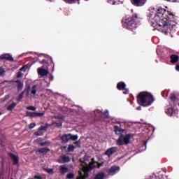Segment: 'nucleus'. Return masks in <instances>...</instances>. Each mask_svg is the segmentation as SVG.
<instances>
[{
    "label": "nucleus",
    "instance_id": "nucleus-47",
    "mask_svg": "<svg viewBox=\"0 0 179 179\" xmlns=\"http://www.w3.org/2000/svg\"><path fill=\"white\" fill-rule=\"evenodd\" d=\"M17 78H20V76L18 75V76H17Z\"/></svg>",
    "mask_w": 179,
    "mask_h": 179
},
{
    "label": "nucleus",
    "instance_id": "nucleus-39",
    "mask_svg": "<svg viewBox=\"0 0 179 179\" xmlns=\"http://www.w3.org/2000/svg\"><path fill=\"white\" fill-rule=\"evenodd\" d=\"M129 93V90L124 88V91L123 92V94H128Z\"/></svg>",
    "mask_w": 179,
    "mask_h": 179
},
{
    "label": "nucleus",
    "instance_id": "nucleus-12",
    "mask_svg": "<svg viewBox=\"0 0 179 179\" xmlns=\"http://www.w3.org/2000/svg\"><path fill=\"white\" fill-rule=\"evenodd\" d=\"M169 99L172 103L176 104V101H179V98L177 96L176 92H172L170 94Z\"/></svg>",
    "mask_w": 179,
    "mask_h": 179
},
{
    "label": "nucleus",
    "instance_id": "nucleus-9",
    "mask_svg": "<svg viewBox=\"0 0 179 179\" xmlns=\"http://www.w3.org/2000/svg\"><path fill=\"white\" fill-rule=\"evenodd\" d=\"M148 0H131V3L134 6H143Z\"/></svg>",
    "mask_w": 179,
    "mask_h": 179
},
{
    "label": "nucleus",
    "instance_id": "nucleus-6",
    "mask_svg": "<svg viewBox=\"0 0 179 179\" xmlns=\"http://www.w3.org/2000/svg\"><path fill=\"white\" fill-rule=\"evenodd\" d=\"M115 132L117 134V135H120L119 138L117 140V145L122 146L124 145H128L131 142V138H132V135L126 134L127 131L125 129H120L117 126L115 127Z\"/></svg>",
    "mask_w": 179,
    "mask_h": 179
},
{
    "label": "nucleus",
    "instance_id": "nucleus-23",
    "mask_svg": "<svg viewBox=\"0 0 179 179\" xmlns=\"http://www.w3.org/2000/svg\"><path fill=\"white\" fill-rule=\"evenodd\" d=\"M15 107H16V103L13 102L7 107V110H8V111H12L13 110V108H15Z\"/></svg>",
    "mask_w": 179,
    "mask_h": 179
},
{
    "label": "nucleus",
    "instance_id": "nucleus-31",
    "mask_svg": "<svg viewBox=\"0 0 179 179\" xmlns=\"http://www.w3.org/2000/svg\"><path fill=\"white\" fill-rule=\"evenodd\" d=\"M24 95V92H21L20 94H19V96H18V97H17V101H20V100H22V99H23V96Z\"/></svg>",
    "mask_w": 179,
    "mask_h": 179
},
{
    "label": "nucleus",
    "instance_id": "nucleus-44",
    "mask_svg": "<svg viewBox=\"0 0 179 179\" xmlns=\"http://www.w3.org/2000/svg\"><path fill=\"white\" fill-rule=\"evenodd\" d=\"M49 79H50V80H54V76H50Z\"/></svg>",
    "mask_w": 179,
    "mask_h": 179
},
{
    "label": "nucleus",
    "instance_id": "nucleus-29",
    "mask_svg": "<svg viewBox=\"0 0 179 179\" xmlns=\"http://www.w3.org/2000/svg\"><path fill=\"white\" fill-rule=\"evenodd\" d=\"M52 127H57V128H59V127H62V122H52V124H50Z\"/></svg>",
    "mask_w": 179,
    "mask_h": 179
},
{
    "label": "nucleus",
    "instance_id": "nucleus-25",
    "mask_svg": "<svg viewBox=\"0 0 179 179\" xmlns=\"http://www.w3.org/2000/svg\"><path fill=\"white\" fill-rule=\"evenodd\" d=\"M104 173L100 172L96 176L95 179H104Z\"/></svg>",
    "mask_w": 179,
    "mask_h": 179
},
{
    "label": "nucleus",
    "instance_id": "nucleus-32",
    "mask_svg": "<svg viewBox=\"0 0 179 179\" xmlns=\"http://www.w3.org/2000/svg\"><path fill=\"white\" fill-rule=\"evenodd\" d=\"M73 150H75V146L70 145L68 148V152H73Z\"/></svg>",
    "mask_w": 179,
    "mask_h": 179
},
{
    "label": "nucleus",
    "instance_id": "nucleus-30",
    "mask_svg": "<svg viewBox=\"0 0 179 179\" xmlns=\"http://www.w3.org/2000/svg\"><path fill=\"white\" fill-rule=\"evenodd\" d=\"M44 170H45L47 173H48V174H54V169H52L46 167V168H44Z\"/></svg>",
    "mask_w": 179,
    "mask_h": 179
},
{
    "label": "nucleus",
    "instance_id": "nucleus-1",
    "mask_svg": "<svg viewBox=\"0 0 179 179\" xmlns=\"http://www.w3.org/2000/svg\"><path fill=\"white\" fill-rule=\"evenodd\" d=\"M176 15L173 13L159 7L152 19V22L153 23H156L157 26L162 27L164 33H169V30H173L177 24L174 19Z\"/></svg>",
    "mask_w": 179,
    "mask_h": 179
},
{
    "label": "nucleus",
    "instance_id": "nucleus-22",
    "mask_svg": "<svg viewBox=\"0 0 179 179\" xmlns=\"http://www.w3.org/2000/svg\"><path fill=\"white\" fill-rule=\"evenodd\" d=\"M36 152L37 153H43V155H46V153H48V152H50V149L41 148V149H38Z\"/></svg>",
    "mask_w": 179,
    "mask_h": 179
},
{
    "label": "nucleus",
    "instance_id": "nucleus-35",
    "mask_svg": "<svg viewBox=\"0 0 179 179\" xmlns=\"http://www.w3.org/2000/svg\"><path fill=\"white\" fill-rule=\"evenodd\" d=\"M34 127H36V123L34 122V123H31L29 124V126L28 127L29 129H33V128H34Z\"/></svg>",
    "mask_w": 179,
    "mask_h": 179
},
{
    "label": "nucleus",
    "instance_id": "nucleus-45",
    "mask_svg": "<svg viewBox=\"0 0 179 179\" xmlns=\"http://www.w3.org/2000/svg\"><path fill=\"white\" fill-rule=\"evenodd\" d=\"M24 68H26V66H24L23 67H22V68L20 69V71H23V70L24 69Z\"/></svg>",
    "mask_w": 179,
    "mask_h": 179
},
{
    "label": "nucleus",
    "instance_id": "nucleus-4",
    "mask_svg": "<svg viewBox=\"0 0 179 179\" xmlns=\"http://www.w3.org/2000/svg\"><path fill=\"white\" fill-rule=\"evenodd\" d=\"M45 59L42 60H39L40 64L43 66L41 68L38 69V73L41 76H47L48 75V70L50 68H52L54 69V62H52V58L50 57V56H45L42 55Z\"/></svg>",
    "mask_w": 179,
    "mask_h": 179
},
{
    "label": "nucleus",
    "instance_id": "nucleus-27",
    "mask_svg": "<svg viewBox=\"0 0 179 179\" xmlns=\"http://www.w3.org/2000/svg\"><path fill=\"white\" fill-rule=\"evenodd\" d=\"M64 2H65L66 3H76V2H79V1L80 0H63Z\"/></svg>",
    "mask_w": 179,
    "mask_h": 179
},
{
    "label": "nucleus",
    "instance_id": "nucleus-17",
    "mask_svg": "<svg viewBox=\"0 0 179 179\" xmlns=\"http://www.w3.org/2000/svg\"><path fill=\"white\" fill-rule=\"evenodd\" d=\"M171 64H177L178 62L179 57L177 55H172L170 57Z\"/></svg>",
    "mask_w": 179,
    "mask_h": 179
},
{
    "label": "nucleus",
    "instance_id": "nucleus-10",
    "mask_svg": "<svg viewBox=\"0 0 179 179\" xmlns=\"http://www.w3.org/2000/svg\"><path fill=\"white\" fill-rule=\"evenodd\" d=\"M57 162H58V163H60L61 164H64V163H69V162H71V158H69V157H68V156L60 157L57 159Z\"/></svg>",
    "mask_w": 179,
    "mask_h": 179
},
{
    "label": "nucleus",
    "instance_id": "nucleus-49",
    "mask_svg": "<svg viewBox=\"0 0 179 179\" xmlns=\"http://www.w3.org/2000/svg\"><path fill=\"white\" fill-rule=\"evenodd\" d=\"M178 106H179V103H178Z\"/></svg>",
    "mask_w": 179,
    "mask_h": 179
},
{
    "label": "nucleus",
    "instance_id": "nucleus-24",
    "mask_svg": "<svg viewBox=\"0 0 179 179\" xmlns=\"http://www.w3.org/2000/svg\"><path fill=\"white\" fill-rule=\"evenodd\" d=\"M109 3L111 5H120L121 3V0H108Z\"/></svg>",
    "mask_w": 179,
    "mask_h": 179
},
{
    "label": "nucleus",
    "instance_id": "nucleus-41",
    "mask_svg": "<svg viewBox=\"0 0 179 179\" xmlns=\"http://www.w3.org/2000/svg\"><path fill=\"white\" fill-rule=\"evenodd\" d=\"M34 178H37V179H43V178H41L40 176H35Z\"/></svg>",
    "mask_w": 179,
    "mask_h": 179
},
{
    "label": "nucleus",
    "instance_id": "nucleus-37",
    "mask_svg": "<svg viewBox=\"0 0 179 179\" xmlns=\"http://www.w3.org/2000/svg\"><path fill=\"white\" fill-rule=\"evenodd\" d=\"M6 71L2 69V67L0 68V76H2Z\"/></svg>",
    "mask_w": 179,
    "mask_h": 179
},
{
    "label": "nucleus",
    "instance_id": "nucleus-34",
    "mask_svg": "<svg viewBox=\"0 0 179 179\" xmlns=\"http://www.w3.org/2000/svg\"><path fill=\"white\" fill-rule=\"evenodd\" d=\"M27 110H30L31 111H36V107L33 106H27Z\"/></svg>",
    "mask_w": 179,
    "mask_h": 179
},
{
    "label": "nucleus",
    "instance_id": "nucleus-18",
    "mask_svg": "<svg viewBox=\"0 0 179 179\" xmlns=\"http://www.w3.org/2000/svg\"><path fill=\"white\" fill-rule=\"evenodd\" d=\"M61 174H66L68 173V167L65 165H61L59 167Z\"/></svg>",
    "mask_w": 179,
    "mask_h": 179
},
{
    "label": "nucleus",
    "instance_id": "nucleus-16",
    "mask_svg": "<svg viewBox=\"0 0 179 179\" xmlns=\"http://www.w3.org/2000/svg\"><path fill=\"white\" fill-rule=\"evenodd\" d=\"M27 115L28 117H43V115H44V113H28L27 114Z\"/></svg>",
    "mask_w": 179,
    "mask_h": 179
},
{
    "label": "nucleus",
    "instance_id": "nucleus-40",
    "mask_svg": "<svg viewBox=\"0 0 179 179\" xmlns=\"http://www.w3.org/2000/svg\"><path fill=\"white\" fill-rule=\"evenodd\" d=\"M65 113H73V110H71L66 108V110H65Z\"/></svg>",
    "mask_w": 179,
    "mask_h": 179
},
{
    "label": "nucleus",
    "instance_id": "nucleus-8",
    "mask_svg": "<svg viewBox=\"0 0 179 179\" xmlns=\"http://www.w3.org/2000/svg\"><path fill=\"white\" fill-rule=\"evenodd\" d=\"M0 59L1 61H10V62H15V59H13V57H12V55L9 53H5L0 56Z\"/></svg>",
    "mask_w": 179,
    "mask_h": 179
},
{
    "label": "nucleus",
    "instance_id": "nucleus-11",
    "mask_svg": "<svg viewBox=\"0 0 179 179\" xmlns=\"http://www.w3.org/2000/svg\"><path fill=\"white\" fill-rule=\"evenodd\" d=\"M120 171V167L119 166H112L108 170V173L110 176H114L115 173H118Z\"/></svg>",
    "mask_w": 179,
    "mask_h": 179
},
{
    "label": "nucleus",
    "instance_id": "nucleus-2",
    "mask_svg": "<svg viewBox=\"0 0 179 179\" xmlns=\"http://www.w3.org/2000/svg\"><path fill=\"white\" fill-rule=\"evenodd\" d=\"M90 157L85 155L83 159H80L81 162V167L80 170L79 171V176L77 179H86L87 178L89 174L87 173L88 171L90 170H93L94 167H96V163L93 161V158L91 159Z\"/></svg>",
    "mask_w": 179,
    "mask_h": 179
},
{
    "label": "nucleus",
    "instance_id": "nucleus-7",
    "mask_svg": "<svg viewBox=\"0 0 179 179\" xmlns=\"http://www.w3.org/2000/svg\"><path fill=\"white\" fill-rule=\"evenodd\" d=\"M71 139V141H76V139H78V136L72 134H64L62 136V141L65 142L66 143L69 142Z\"/></svg>",
    "mask_w": 179,
    "mask_h": 179
},
{
    "label": "nucleus",
    "instance_id": "nucleus-21",
    "mask_svg": "<svg viewBox=\"0 0 179 179\" xmlns=\"http://www.w3.org/2000/svg\"><path fill=\"white\" fill-rule=\"evenodd\" d=\"M9 156H10V159H12L13 162H14V164H17V163L19 162V158L17 157V156H16L13 154H9Z\"/></svg>",
    "mask_w": 179,
    "mask_h": 179
},
{
    "label": "nucleus",
    "instance_id": "nucleus-20",
    "mask_svg": "<svg viewBox=\"0 0 179 179\" xmlns=\"http://www.w3.org/2000/svg\"><path fill=\"white\" fill-rule=\"evenodd\" d=\"M168 111H166V113H177L178 110H177V106H171L169 107H168L167 108Z\"/></svg>",
    "mask_w": 179,
    "mask_h": 179
},
{
    "label": "nucleus",
    "instance_id": "nucleus-43",
    "mask_svg": "<svg viewBox=\"0 0 179 179\" xmlns=\"http://www.w3.org/2000/svg\"><path fill=\"white\" fill-rule=\"evenodd\" d=\"M176 69L179 71V64H177V65H176Z\"/></svg>",
    "mask_w": 179,
    "mask_h": 179
},
{
    "label": "nucleus",
    "instance_id": "nucleus-5",
    "mask_svg": "<svg viewBox=\"0 0 179 179\" xmlns=\"http://www.w3.org/2000/svg\"><path fill=\"white\" fill-rule=\"evenodd\" d=\"M136 99L137 103L139 106H142L143 107H149V106H152V103L155 101L153 95L148 92H140L137 95Z\"/></svg>",
    "mask_w": 179,
    "mask_h": 179
},
{
    "label": "nucleus",
    "instance_id": "nucleus-13",
    "mask_svg": "<svg viewBox=\"0 0 179 179\" xmlns=\"http://www.w3.org/2000/svg\"><path fill=\"white\" fill-rule=\"evenodd\" d=\"M117 147H112L106 151L105 155H106V156H108L110 157L111 155H114V153L117 152Z\"/></svg>",
    "mask_w": 179,
    "mask_h": 179
},
{
    "label": "nucleus",
    "instance_id": "nucleus-3",
    "mask_svg": "<svg viewBox=\"0 0 179 179\" xmlns=\"http://www.w3.org/2000/svg\"><path fill=\"white\" fill-rule=\"evenodd\" d=\"M138 15L134 14L132 16L126 15L122 20V24L124 29L130 30L131 31H135L138 27Z\"/></svg>",
    "mask_w": 179,
    "mask_h": 179
},
{
    "label": "nucleus",
    "instance_id": "nucleus-42",
    "mask_svg": "<svg viewBox=\"0 0 179 179\" xmlns=\"http://www.w3.org/2000/svg\"><path fill=\"white\" fill-rule=\"evenodd\" d=\"M136 110H138L139 111V110H142V107L141 106H138L136 108Z\"/></svg>",
    "mask_w": 179,
    "mask_h": 179
},
{
    "label": "nucleus",
    "instance_id": "nucleus-15",
    "mask_svg": "<svg viewBox=\"0 0 179 179\" xmlns=\"http://www.w3.org/2000/svg\"><path fill=\"white\" fill-rule=\"evenodd\" d=\"M125 87H127V85L124 82H119L117 84V90H125Z\"/></svg>",
    "mask_w": 179,
    "mask_h": 179
},
{
    "label": "nucleus",
    "instance_id": "nucleus-33",
    "mask_svg": "<svg viewBox=\"0 0 179 179\" xmlns=\"http://www.w3.org/2000/svg\"><path fill=\"white\" fill-rule=\"evenodd\" d=\"M34 135L36 136H41V135H43V132H41V130L38 129V130L34 133Z\"/></svg>",
    "mask_w": 179,
    "mask_h": 179
},
{
    "label": "nucleus",
    "instance_id": "nucleus-14",
    "mask_svg": "<svg viewBox=\"0 0 179 179\" xmlns=\"http://www.w3.org/2000/svg\"><path fill=\"white\" fill-rule=\"evenodd\" d=\"M15 83H17V92H22V90H23V87H24V84L23 83V82L20 80H17L15 81Z\"/></svg>",
    "mask_w": 179,
    "mask_h": 179
},
{
    "label": "nucleus",
    "instance_id": "nucleus-19",
    "mask_svg": "<svg viewBox=\"0 0 179 179\" xmlns=\"http://www.w3.org/2000/svg\"><path fill=\"white\" fill-rule=\"evenodd\" d=\"M22 92H24V94L25 93L26 97H29V96H30V85H26L24 91Z\"/></svg>",
    "mask_w": 179,
    "mask_h": 179
},
{
    "label": "nucleus",
    "instance_id": "nucleus-36",
    "mask_svg": "<svg viewBox=\"0 0 179 179\" xmlns=\"http://www.w3.org/2000/svg\"><path fill=\"white\" fill-rule=\"evenodd\" d=\"M38 129L39 131H47V126H42Z\"/></svg>",
    "mask_w": 179,
    "mask_h": 179
},
{
    "label": "nucleus",
    "instance_id": "nucleus-46",
    "mask_svg": "<svg viewBox=\"0 0 179 179\" xmlns=\"http://www.w3.org/2000/svg\"><path fill=\"white\" fill-rule=\"evenodd\" d=\"M103 113H108V110H105Z\"/></svg>",
    "mask_w": 179,
    "mask_h": 179
},
{
    "label": "nucleus",
    "instance_id": "nucleus-48",
    "mask_svg": "<svg viewBox=\"0 0 179 179\" xmlns=\"http://www.w3.org/2000/svg\"><path fill=\"white\" fill-rule=\"evenodd\" d=\"M96 111H97V110H94V113H96Z\"/></svg>",
    "mask_w": 179,
    "mask_h": 179
},
{
    "label": "nucleus",
    "instance_id": "nucleus-26",
    "mask_svg": "<svg viewBox=\"0 0 179 179\" xmlns=\"http://www.w3.org/2000/svg\"><path fill=\"white\" fill-rule=\"evenodd\" d=\"M37 93V85H34L32 87V90L31 91V94H33L34 96V94H36Z\"/></svg>",
    "mask_w": 179,
    "mask_h": 179
},
{
    "label": "nucleus",
    "instance_id": "nucleus-28",
    "mask_svg": "<svg viewBox=\"0 0 179 179\" xmlns=\"http://www.w3.org/2000/svg\"><path fill=\"white\" fill-rule=\"evenodd\" d=\"M75 178V173L73 172H70L66 175V179Z\"/></svg>",
    "mask_w": 179,
    "mask_h": 179
},
{
    "label": "nucleus",
    "instance_id": "nucleus-38",
    "mask_svg": "<svg viewBox=\"0 0 179 179\" xmlns=\"http://www.w3.org/2000/svg\"><path fill=\"white\" fill-rule=\"evenodd\" d=\"M96 163V166H97L98 169H100V167H101V166H103V163H97L96 162H94Z\"/></svg>",
    "mask_w": 179,
    "mask_h": 179
}]
</instances>
